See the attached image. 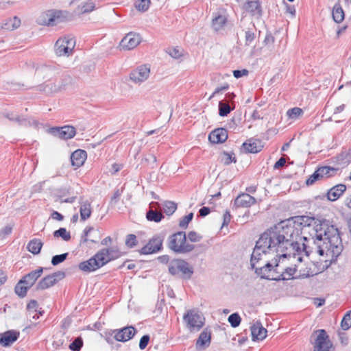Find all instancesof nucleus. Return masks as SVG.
<instances>
[{
	"mask_svg": "<svg viewBox=\"0 0 351 351\" xmlns=\"http://www.w3.org/2000/svg\"><path fill=\"white\" fill-rule=\"evenodd\" d=\"M275 42V38L271 32H267L264 39L263 43L265 45H273Z\"/></svg>",
	"mask_w": 351,
	"mask_h": 351,
	"instance_id": "0e129e2a",
	"label": "nucleus"
},
{
	"mask_svg": "<svg viewBox=\"0 0 351 351\" xmlns=\"http://www.w3.org/2000/svg\"><path fill=\"white\" fill-rule=\"evenodd\" d=\"M315 333L317 334V336L313 342L311 341L312 344H313V351H330L332 344L326 330L319 329Z\"/></svg>",
	"mask_w": 351,
	"mask_h": 351,
	"instance_id": "1a4fd4ad",
	"label": "nucleus"
},
{
	"mask_svg": "<svg viewBox=\"0 0 351 351\" xmlns=\"http://www.w3.org/2000/svg\"><path fill=\"white\" fill-rule=\"evenodd\" d=\"M193 218V213H190L187 215L183 217L180 220L179 226L181 228L186 229L188 227L189 223L192 221Z\"/></svg>",
	"mask_w": 351,
	"mask_h": 351,
	"instance_id": "5fc2aeb1",
	"label": "nucleus"
},
{
	"mask_svg": "<svg viewBox=\"0 0 351 351\" xmlns=\"http://www.w3.org/2000/svg\"><path fill=\"white\" fill-rule=\"evenodd\" d=\"M141 163L149 166L152 169H156L157 167L156 156L151 153L145 154L141 160Z\"/></svg>",
	"mask_w": 351,
	"mask_h": 351,
	"instance_id": "473e14b6",
	"label": "nucleus"
},
{
	"mask_svg": "<svg viewBox=\"0 0 351 351\" xmlns=\"http://www.w3.org/2000/svg\"><path fill=\"white\" fill-rule=\"evenodd\" d=\"M322 178V176H320L319 172L318 171V169L312 174L306 180V185H312L316 181L320 180Z\"/></svg>",
	"mask_w": 351,
	"mask_h": 351,
	"instance_id": "13d9d810",
	"label": "nucleus"
},
{
	"mask_svg": "<svg viewBox=\"0 0 351 351\" xmlns=\"http://www.w3.org/2000/svg\"><path fill=\"white\" fill-rule=\"evenodd\" d=\"M21 25V20L16 16L5 19L1 25V28L6 30H14Z\"/></svg>",
	"mask_w": 351,
	"mask_h": 351,
	"instance_id": "c756f323",
	"label": "nucleus"
},
{
	"mask_svg": "<svg viewBox=\"0 0 351 351\" xmlns=\"http://www.w3.org/2000/svg\"><path fill=\"white\" fill-rule=\"evenodd\" d=\"M294 228L298 229V234L291 239L293 245L289 247L291 257L297 259L298 263L303 261V255L309 256L317 252L323 256L326 252L327 256L332 258L326 260L320 271L313 272L309 269L306 274L300 275L302 278H309L326 270L332 263H336L337 257L341 254L343 246L339 230L331 225L326 219L315 220L308 216H295Z\"/></svg>",
	"mask_w": 351,
	"mask_h": 351,
	"instance_id": "f257e3e1",
	"label": "nucleus"
},
{
	"mask_svg": "<svg viewBox=\"0 0 351 351\" xmlns=\"http://www.w3.org/2000/svg\"><path fill=\"white\" fill-rule=\"evenodd\" d=\"M250 330L252 341H261L267 336V330L262 326L261 322H256L254 323L250 327Z\"/></svg>",
	"mask_w": 351,
	"mask_h": 351,
	"instance_id": "5701e85b",
	"label": "nucleus"
},
{
	"mask_svg": "<svg viewBox=\"0 0 351 351\" xmlns=\"http://www.w3.org/2000/svg\"><path fill=\"white\" fill-rule=\"evenodd\" d=\"M149 339L150 337L149 335H145L141 338L138 345L140 350L145 349L149 342Z\"/></svg>",
	"mask_w": 351,
	"mask_h": 351,
	"instance_id": "e2e57ef3",
	"label": "nucleus"
},
{
	"mask_svg": "<svg viewBox=\"0 0 351 351\" xmlns=\"http://www.w3.org/2000/svg\"><path fill=\"white\" fill-rule=\"evenodd\" d=\"M83 346V340L81 337H76L69 345V348L72 351H80Z\"/></svg>",
	"mask_w": 351,
	"mask_h": 351,
	"instance_id": "3c124183",
	"label": "nucleus"
},
{
	"mask_svg": "<svg viewBox=\"0 0 351 351\" xmlns=\"http://www.w3.org/2000/svg\"><path fill=\"white\" fill-rule=\"evenodd\" d=\"M80 219H81V221H86L91 215L92 209H91L90 203L87 200L84 201L83 198L82 197V198H80Z\"/></svg>",
	"mask_w": 351,
	"mask_h": 351,
	"instance_id": "c85d7f7f",
	"label": "nucleus"
},
{
	"mask_svg": "<svg viewBox=\"0 0 351 351\" xmlns=\"http://www.w3.org/2000/svg\"><path fill=\"white\" fill-rule=\"evenodd\" d=\"M165 216L161 212H157L150 208L146 213V219L147 221L158 223L164 219Z\"/></svg>",
	"mask_w": 351,
	"mask_h": 351,
	"instance_id": "72a5a7b5",
	"label": "nucleus"
},
{
	"mask_svg": "<svg viewBox=\"0 0 351 351\" xmlns=\"http://www.w3.org/2000/svg\"><path fill=\"white\" fill-rule=\"evenodd\" d=\"M69 253H63L58 255H55L52 257L51 263L53 266H56L63 263L68 257Z\"/></svg>",
	"mask_w": 351,
	"mask_h": 351,
	"instance_id": "8fccbe9b",
	"label": "nucleus"
},
{
	"mask_svg": "<svg viewBox=\"0 0 351 351\" xmlns=\"http://www.w3.org/2000/svg\"><path fill=\"white\" fill-rule=\"evenodd\" d=\"M243 10L252 16L259 18L262 16L263 10L259 0H247L243 5Z\"/></svg>",
	"mask_w": 351,
	"mask_h": 351,
	"instance_id": "f3484780",
	"label": "nucleus"
},
{
	"mask_svg": "<svg viewBox=\"0 0 351 351\" xmlns=\"http://www.w3.org/2000/svg\"><path fill=\"white\" fill-rule=\"evenodd\" d=\"M169 273L173 276H179L183 280H189L194 273L193 267L185 260L174 258L169 262Z\"/></svg>",
	"mask_w": 351,
	"mask_h": 351,
	"instance_id": "20e7f679",
	"label": "nucleus"
},
{
	"mask_svg": "<svg viewBox=\"0 0 351 351\" xmlns=\"http://www.w3.org/2000/svg\"><path fill=\"white\" fill-rule=\"evenodd\" d=\"M43 23L48 26H53L57 23L69 20L71 14L66 10H49L44 16Z\"/></svg>",
	"mask_w": 351,
	"mask_h": 351,
	"instance_id": "6e6552de",
	"label": "nucleus"
},
{
	"mask_svg": "<svg viewBox=\"0 0 351 351\" xmlns=\"http://www.w3.org/2000/svg\"><path fill=\"white\" fill-rule=\"evenodd\" d=\"M51 133L61 139H71L76 134L75 128L73 126L65 125L61 128H51Z\"/></svg>",
	"mask_w": 351,
	"mask_h": 351,
	"instance_id": "dca6fc26",
	"label": "nucleus"
},
{
	"mask_svg": "<svg viewBox=\"0 0 351 351\" xmlns=\"http://www.w3.org/2000/svg\"><path fill=\"white\" fill-rule=\"evenodd\" d=\"M332 14L333 20L337 23H341L344 19V11L339 3L335 4Z\"/></svg>",
	"mask_w": 351,
	"mask_h": 351,
	"instance_id": "7c9ffc66",
	"label": "nucleus"
},
{
	"mask_svg": "<svg viewBox=\"0 0 351 351\" xmlns=\"http://www.w3.org/2000/svg\"><path fill=\"white\" fill-rule=\"evenodd\" d=\"M43 245V243L41 241L34 239L28 243L27 248L33 254H38L40 252Z\"/></svg>",
	"mask_w": 351,
	"mask_h": 351,
	"instance_id": "2f4dec72",
	"label": "nucleus"
},
{
	"mask_svg": "<svg viewBox=\"0 0 351 351\" xmlns=\"http://www.w3.org/2000/svg\"><path fill=\"white\" fill-rule=\"evenodd\" d=\"M150 3V0H136L134 6L138 11L145 12L149 9Z\"/></svg>",
	"mask_w": 351,
	"mask_h": 351,
	"instance_id": "c03bdc74",
	"label": "nucleus"
},
{
	"mask_svg": "<svg viewBox=\"0 0 351 351\" xmlns=\"http://www.w3.org/2000/svg\"><path fill=\"white\" fill-rule=\"evenodd\" d=\"M339 170L338 168L331 167L329 166H324L318 168V171L322 176V178L324 176H326L327 178L333 176L336 172Z\"/></svg>",
	"mask_w": 351,
	"mask_h": 351,
	"instance_id": "ea45409f",
	"label": "nucleus"
},
{
	"mask_svg": "<svg viewBox=\"0 0 351 351\" xmlns=\"http://www.w3.org/2000/svg\"><path fill=\"white\" fill-rule=\"evenodd\" d=\"M223 220L222 223V226H226L229 224L231 219V215L228 210H226L225 213L223 216Z\"/></svg>",
	"mask_w": 351,
	"mask_h": 351,
	"instance_id": "774afa93",
	"label": "nucleus"
},
{
	"mask_svg": "<svg viewBox=\"0 0 351 351\" xmlns=\"http://www.w3.org/2000/svg\"><path fill=\"white\" fill-rule=\"evenodd\" d=\"M94 9H95V3L93 1H90L84 3V4L78 5L75 12L78 14H83L88 13V12L93 11Z\"/></svg>",
	"mask_w": 351,
	"mask_h": 351,
	"instance_id": "e433bc0d",
	"label": "nucleus"
},
{
	"mask_svg": "<svg viewBox=\"0 0 351 351\" xmlns=\"http://www.w3.org/2000/svg\"><path fill=\"white\" fill-rule=\"evenodd\" d=\"M53 234L54 237H61L65 241H68L71 239V234L65 228H60L58 230L54 231Z\"/></svg>",
	"mask_w": 351,
	"mask_h": 351,
	"instance_id": "a18cd8bd",
	"label": "nucleus"
},
{
	"mask_svg": "<svg viewBox=\"0 0 351 351\" xmlns=\"http://www.w3.org/2000/svg\"><path fill=\"white\" fill-rule=\"evenodd\" d=\"M228 320L232 328H237L240 325L241 318L238 313H234L228 317Z\"/></svg>",
	"mask_w": 351,
	"mask_h": 351,
	"instance_id": "09e8293b",
	"label": "nucleus"
},
{
	"mask_svg": "<svg viewBox=\"0 0 351 351\" xmlns=\"http://www.w3.org/2000/svg\"><path fill=\"white\" fill-rule=\"evenodd\" d=\"M221 161L225 165H229L232 162L236 163L237 160L233 152L228 153L227 152H223L221 154Z\"/></svg>",
	"mask_w": 351,
	"mask_h": 351,
	"instance_id": "37998d69",
	"label": "nucleus"
},
{
	"mask_svg": "<svg viewBox=\"0 0 351 351\" xmlns=\"http://www.w3.org/2000/svg\"><path fill=\"white\" fill-rule=\"evenodd\" d=\"M98 252L90 258L87 261L81 262L78 267L79 269L86 273H90L96 271L104 265V262L99 256Z\"/></svg>",
	"mask_w": 351,
	"mask_h": 351,
	"instance_id": "f8f14e48",
	"label": "nucleus"
},
{
	"mask_svg": "<svg viewBox=\"0 0 351 351\" xmlns=\"http://www.w3.org/2000/svg\"><path fill=\"white\" fill-rule=\"evenodd\" d=\"M75 46V40L73 38L64 36L60 38L55 44L56 53L58 56H69L73 52Z\"/></svg>",
	"mask_w": 351,
	"mask_h": 351,
	"instance_id": "423d86ee",
	"label": "nucleus"
},
{
	"mask_svg": "<svg viewBox=\"0 0 351 351\" xmlns=\"http://www.w3.org/2000/svg\"><path fill=\"white\" fill-rule=\"evenodd\" d=\"M261 255L262 254L261 252H258V250L254 248L253 252L250 258V265L252 269H255V268H256L255 267V265L261 259Z\"/></svg>",
	"mask_w": 351,
	"mask_h": 351,
	"instance_id": "603ef678",
	"label": "nucleus"
},
{
	"mask_svg": "<svg viewBox=\"0 0 351 351\" xmlns=\"http://www.w3.org/2000/svg\"><path fill=\"white\" fill-rule=\"evenodd\" d=\"M339 165H348L351 162V150L348 152H343L335 157Z\"/></svg>",
	"mask_w": 351,
	"mask_h": 351,
	"instance_id": "c9c22d12",
	"label": "nucleus"
},
{
	"mask_svg": "<svg viewBox=\"0 0 351 351\" xmlns=\"http://www.w3.org/2000/svg\"><path fill=\"white\" fill-rule=\"evenodd\" d=\"M55 82H57L58 86H60L58 89L61 91L64 90L66 86L71 83V77L66 73H64L62 75L61 79L59 81L56 80Z\"/></svg>",
	"mask_w": 351,
	"mask_h": 351,
	"instance_id": "79ce46f5",
	"label": "nucleus"
},
{
	"mask_svg": "<svg viewBox=\"0 0 351 351\" xmlns=\"http://www.w3.org/2000/svg\"><path fill=\"white\" fill-rule=\"evenodd\" d=\"M243 148L247 153L256 154L262 150L263 145L259 139L250 138L242 145Z\"/></svg>",
	"mask_w": 351,
	"mask_h": 351,
	"instance_id": "4be33fe9",
	"label": "nucleus"
},
{
	"mask_svg": "<svg viewBox=\"0 0 351 351\" xmlns=\"http://www.w3.org/2000/svg\"><path fill=\"white\" fill-rule=\"evenodd\" d=\"M346 186L343 184H339L330 189L326 193L327 199L334 202L337 200L346 191Z\"/></svg>",
	"mask_w": 351,
	"mask_h": 351,
	"instance_id": "cd10ccee",
	"label": "nucleus"
},
{
	"mask_svg": "<svg viewBox=\"0 0 351 351\" xmlns=\"http://www.w3.org/2000/svg\"><path fill=\"white\" fill-rule=\"evenodd\" d=\"M98 253L100 257L102 256L101 260L104 262V265L121 256V252L117 247L103 248L99 250Z\"/></svg>",
	"mask_w": 351,
	"mask_h": 351,
	"instance_id": "aec40b11",
	"label": "nucleus"
},
{
	"mask_svg": "<svg viewBox=\"0 0 351 351\" xmlns=\"http://www.w3.org/2000/svg\"><path fill=\"white\" fill-rule=\"evenodd\" d=\"M30 289L28 285L25 283H20V280L14 287L15 293L21 298H23L27 295V291Z\"/></svg>",
	"mask_w": 351,
	"mask_h": 351,
	"instance_id": "f704fd0d",
	"label": "nucleus"
},
{
	"mask_svg": "<svg viewBox=\"0 0 351 351\" xmlns=\"http://www.w3.org/2000/svg\"><path fill=\"white\" fill-rule=\"evenodd\" d=\"M298 231L294 228L293 217L281 221L262 233L254 248L262 254L276 252L274 263L278 267L280 258H291L289 247L293 245L291 239L298 234Z\"/></svg>",
	"mask_w": 351,
	"mask_h": 351,
	"instance_id": "f03ea898",
	"label": "nucleus"
},
{
	"mask_svg": "<svg viewBox=\"0 0 351 351\" xmlns=\"http://www.w3.org/2000/svg\"><path fill=\"white\" fill-rule=\"evenodd\" d=\"M177 209V204L172 201H166L164 203V212L168 216L173 215Z\"/></svg>",
	"mask_w": 351,
	"mask_h": 351,
	"instance_id": "49530a36",
	"label": "nucleus"
},
{
	"mask_svg": "<svg viewBox=\"0 0 351 351\" xmlns=\"http://www.w3.org/2000/svg\"><path fill=\"white\" fill-rule=\"evenodd\" d=\"M341 328L348 330L351 327V311H348L343 316L341 322Z\"/></svg>",
	"mask_w": 351,
	"mask_h": 351,
	"instance_id": "de8ad7c7",
	"label": "nucleus"
},
{
	"mask_svg": "<svg viewBox=\"0 0 351 351\" xmlns=\"http://www.w3.org/2000/svg\"><path fill=\"white\" fill-rule=\"evenodd\" d=\"M141 41V38L138 34L130 32L126 34L121 40V47L127 50H130L138 46Z\"/></svg>",
	"mask_w": 351,
	"mask_h": 351,
	"instance_id": "2eb2a0df",
	"label": "nucleus"
},
{
	"mask_svg": "<svg viewBox=\"0 0 351 351\" xmlns=\"http://www.w3.org/2000/svg\"><path fill=\"white\" fill-rule=\"evenodd\" d=\"M183 319L191 332L199 331L204 325V317L193 310L188 311Z\"/></svg>",
	"mask_w": 351,
	"mask_h": 351,
	"instance_id": "39448f33",
	"label": "nucleus"
},
{
	"mask_svg": "<svg viewBox=\"0 0 351 351\" xmlns=\"http://www.w3.org/2000/svg\"><path fill=\"white\" fill-rule=\"evenodd\" d=\"M249 73V71L248 70L244 69H242V70H234L233 71V76L238 79V78H240L243 76H245V75H247Z\"/></svg>",
	"mask_w": 351,
	"mask_h": 351,
	"instance_id": "69168bd1",
	"label": "nucleus"
},
{
	"mask_svg": "<svg viewBox=\"0 0 351 351\" xmlns=\"http://www.w3.org/2000/svg\"><path fill=\"white\" fill-rule=\"evenodd\" d=\"M255 273L262 279L270 280V277L266 275L263 267L255 268Z\"/></svg>",
	"mask_w": 351,
	"mask_h": 351,
	"instance_id": "338daca9",
	"label": "nucleus"
},
{
	"mask_svg": "<svg viewBox=\"0 0 351 351\" xmlns=\"http://www.w3.org/2000/svg\"><path fill=\"white\" fill-rule=\"evenodd\" d=\"M150 68L145 64L138 66L130 73V79L136 84L145 81L149 75Z\"/></svg>",
	"mask_w": 351,
	"mask_h": 351,
	"instance_id": "4468645a",
	"label": "nucleus"
},
{
	"mask_svg": "<svg viewBox=\"0 0 351 351\" xmlns=\"http://www.w3.org/2000/svg\"><path fill=\"white\" fill-rule=\"evenodd\" d=\"M168 248L175 254H185L195 249V245L187 243L186 234L184 231H178L169 236L167 241Z\"/></svg>",
	"mask_w": 351,
	"mask_h": 351,
	"instance_id": "7ed1b4c3",
	"label": "nucleus"
},
{
	"mask_svg": "<svg viewBox=\"0 0 351 351\" xmlns=\"http://www.w3.org/2000/svg\"><path fill=\"white\" fill-rule=\"evenodd\" d=\"M303 114V111L301 108L295 107L288 110L287 114L291 119H296L300 115Z\"/></svg>",
	"mask_w": 351,
	"mask_h": 351,
	"instance_id": "4d7b16f0",
	"label": "nucleus"
},
{
	"mask_svg": "<svg viewBox=\"0 0 351 351\" xmlns=\"http://www.w3.org/2000/svg\"><path fill=\"white\" fill-rule=\"evenodd\" d=\"M227 19L226 16L223 15H219L215 16L212 21V26L213 29L216 31L221 29L223 25L226 24Z\"/></svg>",
	"mask_w": 351,
	"mask_h": 351,
	"instance_id": "a19ab883",
	"label": "nucleus"
},
{
	"mask_svg": "<svg viewBox=\"0 0 351 351\" xmlns=\"http://www.w3.org/2000/svg\"><path fill=\"white\" fill-rule=\"evenodd\" d=\"M234 109V106L231 107L228 103L223 101L219 102V114L220 117H226L232 110Z\"/></svg>",
	"mask_w": 351,
	"mask_h": 351,
	"instance_id": "4c0bfd02",
	"label": "nucleus"
},
{
	"mask_svg": "<svg viewBox=\"0 0 351 351\" xmlns=\"http://www.w3.org/2000/svg\"><path fill=\"white\" fill-rule=\"evenodd\" d=\"M255 38H256V36H255L254 32H253L250 30L246 31L245 33V45L246 46H250L252 43V42H254V40H255Z\"/></svg>",
	"mask_w": 351,
	"mask_h": 351,
	"instance_id": "bf43d9fd",
	"label": "nucleus"
},
{
	"mask_svg": "<svg viewBox=\"0 0 351 351\" xmlns=\"http://www.w3.org/2000/svg\"><path fill=\"white\" fill-rule=\"evenodd\" d=\"M125 245L128 248H133L138 244V241L136 239V237L134 234H129L126 237V239L125 241Z\"/></svg>",
	"mask_w": 351,
	"mask_h": 351,
	"instance_id": "864d4df0",
	"label": "nucleus"
},
{
	"mask_svg": "<svg viewBox=\"0 0 351 351\" xmlns=\"http://www.w3.org/2000/svg\"><path fill=\"white\" fill-rule=\"evenodd\" d=\"M211 341V330L208 328H205L200 333L196 341L197 349H205L210 346Z\"/></svg>",
	"mask_w": 351,
	"mask_h": 351,
	"instance_id": "393cba45",
	"label": "nucleus"
},
{
	"mask_svg": "<svg viewBox=\"0 0 351 351\" xmlns=\"http://www.w3.org/2000/svg\"><path fill=\"white\" fill-rule=\"evenodd\" d=\"M41 90L47 94L60 92L56 82H47L44 85L41 86Z\"/></svg>",
	"mask_w": 351,
	"mask_h": 351,
	"instance_id": "58836bf2",
	"label": "nucleus"
},
{
	"mask_svg": "<svg viewBox=\"0 0 351 351\" xmlns=\"http://www.w3.org/2000/svg\"><path fill=\"white\" fill-rule=\"evenodd\" d=\"M4 117L8 119L11 121H16L19 123V125L29 127V126H34L37 127L38 125V122L36 120H29L22 117L17 114H14L13 113H5Z\"/></svg>",
	"mask_w": 351,
	"mask_h": 351,
	"instance_id": "a878e982",
	"label": "nucleus"
},
{
	"mask_svg": "<svg viewBox=\"0 0 351 351\" xmlns=\"http://www.w3.org/2000/svg\"><path fill=\"white\" fill-rule=\"evenodd\" d=\"M228 130L219 128L212 131L208 135V140L211 143L218 144L225 142L228 138Z\"/></svg>",
	"mask_w": 351,
	"mask_h": 351,
	"instance_id": "412c9836",
	"label": "nucleus"
},
{
	"mask_svg": "<svg viewBox=\"0 0 351 351\" xmlns=\"http://www.w3.org/2000/svg\"><path fill=\"white\" fill-rule=\"evenodd\" d=\"M45 269L46 268L40 267L37 269L32 270L20 279V283H25L31 288L41 276Z\"/></svg>",
	"mask_w": 351,
	"mask_h": 351,
	"instance_id": "6ab92c4d",
	"label": "nucleus"
},
{
	"mask_svg": "<svg viewBox=\"0 0 351 351\" xmlns=\"http://www.w3.org/2000/svg\"><path fill=\"white\" fill-rule=\"evenodd\" d=\"M20 332L16 330H9L0 333V345L3 347H9L17 341Z\"/></svg>",
	"mask_w": 351,
	"mask_h": 351,
	"instance_id": "a211bd4d",
	"label": "nucleus"
},
{
	"mask_svg": "<svg viewBox=\"0 0 351 351\" xmlns=\"http://www.w3.org/2000/svg\"><path fill=\"white\" fill-rule=\"evenodd\" d=\"M256 199L248 193H242L234 199V206L236 207L248 208L255 204Z\"/></svg>",
	"mask_w": 351,
	"mask_h": 351,
	"instance_id": "b1692460",
	"label": "nucleus"
},
{
	"mask_svg": "<svg viewBox=\"0 0 351 351\" xmlns=\"http://www.w3.org/2000/svg\"><path fill=\"white\" fill-rule=\"evenodd\" d=\"M29 65L35 69V74L43 78L49 77L53 73H59L60 71L59 66L54 63L35 64L31 62Z\"/></svg>",
	"mask_w": 351,
	"mask_h": 351,
	"instance_id": "9b49d317",
	"label": "nucleus"
},
{
	"mask_svg": "<svg viewBox=\"0 0 351 351\" xmlns=\"http://www.w3.org/2000/svg\"><path fill=\"white\" fill-rule=\"evenodd\" d=\"M164 239L165 236L162 234L154 235L149 242L139 250L140 254L147 255L161 251L163 248Z\"/></svg>",
	"mask_w": 351,
	"mask_h": 351,
	"instance_id": "9d476101",
	"label": "nucleus"
},
{
	"mask_svg": "<svg viewBox=\"0 0 351 351\" xmlns=\"http://www.w3.org/2000/svg\"><path fill=\"white\" fill-rule=\"evenodd\" d=\"M187 237H188V239H189V241L191 242H193V243L199 242L202 239V236L199 235L195 231H193V230L190 231L188 233Z\"/></svg>",
	"mask_w": 351,
	"mask_h": 351,
	"instance_id": "052dcab7",
	"label": "nucleus"
},
{
	"mask_svg": "<svg viewBox=\"0 0 351 351\" xmlns=\"http://www.w3.org/2000/svg\"><path fill=\"white\" fill-rule=\"evenodd\" d=\"M136 332L137 330L134 326H130L114 330L112 334H114V339L116 341L125 342L132 339Z\"/></svg>",
	"mask_w": 351,
	"mask_h": 351,
	"instance_id": "ddd939ff",
	"label": "nucleus"
},
{
	"mask_svg": "<svg viewBox=\"0 0 351 351\" xmlns=\"http://www.w3.org/2000/svg\"><path fill=\"white\" fill-rule=\"evenodd\" d=\"M296 271H297V266L295 265L294 267H287L284 271V274L288 275V277H287V278H288V280L295 279V278H297V277H294L293 275L295 274Z\"/></svg>",
	"mask_w": 351,
	"mask_h": 351,
	"instance_id": "680f3d73",
	"label": "nucleus"
},
{
	"mask_svg": "<svg viewBox=\"0 0 351 351\" xmlns=\"http://www.w3.org/2000/svg\"><path fill=\"white\" fill-rule=\"evenodd\" d=\"M87 158V153L83 149H77L71 155V161L73 166L80 167L84 165Z\"/></svg>",
	"mask_w": 351,
	"mask_h": 351,
	"instance_id": "bb28decb",
	"label": "nucleus"
},
{
	"mask_svg": "<svg viewBox=\"0 0 351 351\" xmlns=\"http://www.w3.org/2000/svg\"><path fill=\"white\" fill-rule=\"evenodd\" d=\"M66 274L63 271H58L49 274L39 280L36 285L35 289L36 291H40L49 289L64 278Z\"/></svg>",
	"mask_w": 351,
	"mask_h": 351,
	"instance_id": "0eeeda50",
	"label": "nucleus"
},
{
	"mask_svg": "<svg viewBox=\"0 0 351 351\" xmlns=\"http://www.w3.org/2000/svg\"><path fill=\"white\" fill-rule=\"evenodd\" d=\"M167 53L175 59H178L182 56V51L180 50L178 47H169L167 49Z\"/></svg>",
	"mask_w": 351,
	"mask_h": 351,
	"instance_id": "6e6d98bb",
	"label": "nucleus"
}]
</instances>
